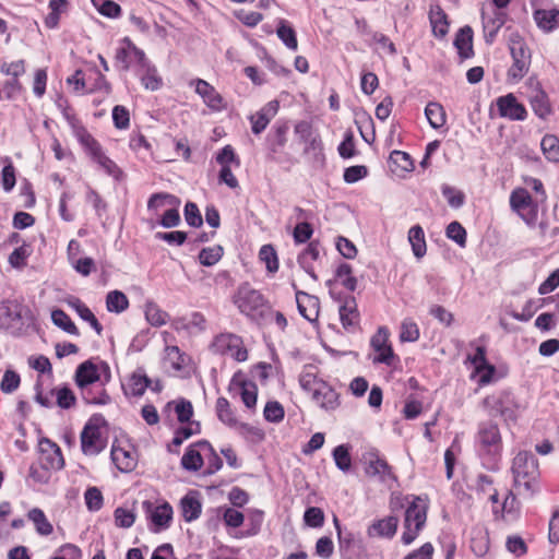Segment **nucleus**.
Returning <instances> with one entry per match:
<instances>
[{"instance_id": "1", "label": "nucleus", "mask_w": 559, "mask_h": 559, "mask_svg": "<svg viewBox=\"0 0 559 559\" xmlns=\"http://www.w3.org/2000/svg\"><path fill=\"white\" fill-rule=\"evenodd\" d=\"M106 368V365H97L92 360H86L78 366L74 380L82 399L86 403L105 405L109 402L110 399L104 385L98 383L100 381V369Z\"/></svg>"}, {"instance_id": "2", "label": "nucleus", "mask_w": 559, "mask_h": 559, "mask_svg": "<svg viewBox=\"0 0 559 559\" xmlns=\"http://www.w3.org/2000/svg\"><path fill=\"white\" fill-rule=\"evenodd\" d=\"M512 474L514 489L518 495L524 498H532L538 489L539 471L537 459L527 451L519 452L513 460Z\"/></svg>"}, {"instance_id": "3", "label": "nucleus", "mask_w": 559, "mask_h": 559, "mask_svg": "<svg viewBox=\"0 0 559 559\" xmlns=\"http://www.w3.org/2000/svg\"><path fill=\"white\" fill-rule=\"evenodd\" d=\"M508 47L512 58V64L507 71L509 84L519 83L528 72L532 61V52L522 35L518 32L510 34Z\"/></svg>"}, {"instance_id": "4", "label": "nucleus", "mask_w": 559, "mask_h": 559, "mask_svg": "<svg viewBox=\"0 0 559 559\" xmlns=\"http://www.w3.org/2000/svg\"><path fill=\"white\" fill-rule=\"evenodd\" d=\"M427 509V502L420 497H416L406 509L404 532L401 537L404 545H411L417 538L426 523Z\"/></svg>"}, {"instance_id": "5", "label": "nucleus", "mask_w": 559, "mask_h": 559, "mask_svg": "<svg viewBox=\"0 0 559 559\" xmlns=\"http://www.w3.org/2000/svg\"><path fill=\"white\" fill-rule=\"evenodd\" d=\"M80 143L90 157L110 177L119 179L122 175L117 164L103 151L100 144L84 129L76 131Z\"/></svg>"}, {"instance_id": "6", "label": "nucleus", "mask_w": 559, "mask_h": 559, "mask_svg": "<svg viewBox=\"0 0 559 559\" xmlns=\"http://www.w3.org/2000/svg\"><path fill=\"white\" fill-rule=\"evenodd\" d=\"M475 440L478 450L484 454L497 455L502 450L500 429L498 425L492 421L479 424Z\"/></svg>"}, {"instance_id": "7", "label": "nucleus", "mask_w": 559, "mask_h": 559, "mask_svg": "<svg viewBox=\"0 0 559 559\" xmlns=\"http://www.w3.org/2000/svg\"><path fill=\"white\" fill-rule=\"evenodd\" d=\"M211 347L213 352L229 356L239 362L248 358V352L243 347L241 337L233 333H222L217 335L213 340Z\"/></svg>"}, {"instance_id": "8", "label": "nucleus", "mask_w": 559, "mask_h": 559, "mask_svg": "<svg viewBox=\"0 0 559 559\" xmlns=\"http://www.w3.org/2000/svg\"><path fill=\"white\" fill-rule=\"evenodd\" d=\"M233 300L239 311L247 316H251L265 305L263 295L248 283L238 287Z\"/></svg>"}, {"instance_id": "9", "label": "nucleus", "mask_w": 559, "mask_h": 559, "mask_svg": "<svg viewBox=\"0 0 559 559\" xmlns=\"http://www.w3.org/2000/svg\"><path fill=\"white\" fill-rule=\"evenodd\" d=\"M510 206L526 224L535 223L538 209L526 189L518 188L512 191Z\"/></svg>"}, {"instance_id": "10", "label": "nucleus", "mask_w": 559, "mask_h": 559, "mask_svg": "<svg viewBox=\"0 0 559 559\" xmlns=\"http://www.w3.org/2000/svg\"><path fill=\"white\" fill-rule=\"evenodd\" d=\"M81 447L86 455H96L105 448L100 428L90 420L81 432Z\"/></svg>"}, {"instance_id": "11", "label": "nucleus", "mask_w": 559, "mask_h": 559, "mask_svg": "<svg viewBox=\"0 0 559 559\" xmlns=\"http://www.w3.org/2000/svg\"><path fill=\"white\" fill-rule=\"evenodd\" d=\"M115 59L126 71L130 69L132 60L141 66H145L144 51L138 48L129 37H124L120 41Z\"/></svg>"}, {"instance_id": "12", "label": "nucleus", "mask_w": 559, "mask_h": 559, "mask_svg": "<svg viewBox=\"0 0 559 559\" xmlns=\"http://www.w3.org/2000/svg\"><path fill=\"white\" fill-rule=\"evenodd\" d=\"M389 335V330L385 326H381L372 336L371 346L378 353L373 358L374 362L391 365L394 355L392 347L388 344Z\"/></svg>"}, {"instance_id": "13", "label": "nucleus", "mask_w": 559, "mask_h": 559, "mask_svg": "<svg viewBox=\"0 0 559 559\" xmlns=\"http://www.w3.org/2000/svg\"><path fill=\"white\" fill-rule=\"evenodd\" d=\"M191 84H194L195 93L200 95L209 108L219 111L225 107L223 97L209 82L198 79Z\"/></svg>"}, {"instance_id": "14", "label": "nucleus", "mask_w": 559, "mask_h": 559, "mask_svg": "<svg viewBox=\"0 0 559 559\" xmlns=\"http://www.w3.org/2000/svg\"><path fill=\"white\" fill-rule=\"evenodd\" d=\"M143 507L145 508L151 522L156 527V531L169 526V523L173 519V508L170 504L164 502L162 504L154 506L150 501H144Z\"/></svg>"}, {"instance_id": "15", "label": "nucleus", "mask_w": 559, "mask_h": 559, "mask_svg": "<svg viewBox=\"0 0 559 559\" xmlns=\"http://www.w3.org/2000/svg\"><path fill=\"white\" fill-rule=\"evenodd\" d=\"M41 462L46 468L60 469L64 465L60 448L48 439L39 441Z\"/></svg>"}, {"instance_id": "16", "label": "nucleus", "mask_w": 559, "mask_h": 559, "mask_svg": "<svg viewBox=\"0 0 559 559\" xmlns=\"http://www.w3.org/2000/svg\"><path fill=\"white\" fill-rule=\"evenodd\" d=\"M497 107L500 116L511 120H524L526 117L525 107L518 102L513 94L501 96L497 99Z\"/></svg>"}, {"instance_id": "17", "label": "nucleus", "mask_w": 559, "mask_h": 559, "mask_svg": "<svg viewBox=\"0 0 559 559\" xmlns=\"http://www.w3.org/2000/svg\"><path fill=\"white\" fill-rule=\"evenodd\" d=\"M311 394L313 402L326 412L335 411L340 406L338 393L326 382L319 384Z\"/></svg>"}, {"instance_id": "18", "label": "nucleus", "mask_w": 559, "mask_h": 559, "mask_svg": "<svg viewBox=\"0 0 559 559\" xmlns=\"http://www.w3.org/2000/svg\"><path fill=\"white\" fill-rule=\"evenodd\" d=\"M111 460L121 472H131L136 466V454L131 447H122L114 443L111 447Z\"/></svg>"}, {"instance_id": "19", "label": "nucleus", "mask_w": 559, "mask_h": 559, "mask_svg": "<svg viewBox=\"0 0 559 559\" xmlns=\"http://www.w3.org/2000/svg\"><path fill=\"white\" fill-rule=\"evenodd\" d=\"M202 451L212 452V445L207 441H200L188 448L181 457V465L187 471L195 472L203 465Z\"/></svg>"}, {"instance_id": "20", "label": "nucleus", "mask_w": 559, "mask_h": 559, "mask_svg": "<svg viewBox=\"0 0 559 559\" xmlns=\"http://www.w3.org/2000/svg\"><path fill=\"white\" fill-rule=\"evenodd\" d=\"M483 26L490 40L497 35L506 22V15L500 9L484 7L481 11Z\"/></svg>"}, {"instance_id": "21", "label": "nucleus", "mask_w": 559, "mask_h": 559, "mask_svg": "<svg viewBox=\"0 0 559 559\" xmlns=\"http://www.w3.org/2000/svg\"><path fill=\"white\" fill-rule=\"evenodd\" d=\"M296 302L299 313L309 322L317 321L319 317V298L301 290H296Z\"/></svg>"}, {"instance_id": "22", "label": "nucleus", "mask_w": 559, "mask_h": 559, "mask_svg": "<svg viewBox=\"0 0 559 559\" xmlns=\"http://www.w3.org/2000/svg\"><path fill=\"white\" fill-rule=\"evenodd\" d=\"M399 519L394 515H389L383 519L373 521L368 530L367 534L369 537H380V538H392L397 530Z\"/></svg>"}, {"instance_id": "23", "label": "nucleus", "mask_w": 559, "mask_h": 559, "mask_svg": "<svg viewBox=\"0 0 559 559\" xmlns=\"http://www.w3.org/2000/svg\"><path fill=\"white\" fill-rule=\"evenodd\" d=\"M278 102H269L260 111L250 117L252 123V132L255 134L261 133L270 123L271 119L276 115L278 110Z\"/></svg>"}, {"instance_id": "24", "label": "nucleus", "mask_w": 559, "mask_h": 559, "mask_svg": "<svg viewBox=\"0 0 559 559\" xmlns=\"http://www.w3.org/2000/svg\"><path fill=\"white\" fill-rule=\"evenodd\" d=\"M365 464L366 474L368 476L379 477L382 481H386L392 478V473L388 463L376 453H369L365 456Z\"/></svg>"}, {"instance_id": "25", "label": "nucleus", "mask_w": 559, "mask_h": 559, "mask_svg": "<svg viewBox=\"0 0 559 559\" xmlns=\"http://www.w3.org/2000/svg\"><path fill=\"white\" fill-rule=\"evenodd\" d=\"M230 390L235 392V394L240 395L246 407L253 408L255 406L258 397V388L255 383L251 381L233 380Z\"/></svg>"}, {"instance_id": "26", "label": "nucleus", "mask_w": 559, "mask_h": 559, "mask_svg": "<svg viewBox=\"0 0 559 559\" xmlns=\"http://www.w3.org/2000/svg\"><path fill=\"white\" fill-rule=\"evenodd\" d=\"M165 365H169L175 374H183L189 362V357L180 352L178 346L165 347Z\"/></svg>"}, {"instance_id": "27", "label": "nucleus", "mask_w": 559, "mask_h": 559, "mask_svg": "<svg viewBox=\"0 0 559 559\" xmlns=\"http://www.w3.org/2000/svg\"><path fill=\"white\" fill-rule=\"evenodd\" d=\"M534 20L537 26L546 33L552 32L559 25V10L539 9L534 12Z\"/></svg>"}, {"instance_id": "28", "label": "nucleus", "mask_w": 559, "mask_h": 559, "mask_svg": "<svg viewBox=\"0 0 559 559\" xmlns=\"http://www.w3.org/2000/svg\"><path fill=\"white\" fill-rule=\"evenodd\" d=\"M151 383V380L144 373L134 372L123 385L124 393L131 396H142Z\"/></svg>"}, {"instance_id": "29", "label": "nucleus", "mask_w": 559, "mask_h": 559, "mask_svg": "<svg viewBox=\"0 0 559 559\" xmlns=\"http://www.w3.org/2000/svg\"><path fill=\"white\" fill-rule=\"evenodd\" d=\"M177 330L185 329L189 333H200L206 328V319L201 312H192L188 317L176 322Z\"/></svg>"}, {"instance_id": "30", "label": "nucleus", "mask_w": 559, "mask_h": 559, "mask_svg": "<svg viewBox=\"0 0 559 559\" xmlns=\"http://www.w3.org/2000/svg\"><path fill=\"white\" fill-rule=\"evenodd\" d=\"M68 305L76 311L80 318L90 323V325L95 330V332L100 335L103 328L99 324L98 320L94 316V313L86 307L79 298H71L68 300Z\"/></svg>"}, {"instance_id": "31", "label": "nucleus", "mask_w": 559, "mask_h": 559, "mask_svg": "<svg viewBox=\"0 0 559 559\" xmlns=\"http://www.w3.org/2000/svg\"><path fill=\"white\" fill-rule=\"evenodd\" d=\"M357 305L354 298L345 299L344 304L340 307V319L345 329L354 328L358 323Z\"/></svg>"}, {"instance_id": "32", "label": "nucleus", "mask_w": 559, "mask_h": 559, "mask_svg": "<svg viewBox=\"0 0 559 559\" xmlns=\"http://www.w3.org/2000/svg\"><path fill=\"white\" fill-rule=\"evenodd\" d=\"M454 45L462 58H469L473 55V32L466 26L459 31Z\"/></svg>"}, {"instance_id": "33", "label": "nucleus", "mask_w": 559, "mask_h": 559, "mask_svg": "<svg viewBox=\"0 0 559 559\" xmlns=\"http://www.w3.org/2000/svg\"><path fill=\"white\" fill-rule=\"evenodd\" d=\"M408 242L412 246L413 253L420 259L426 254L427 246L424 229L419 225L413 226L408 230Z\"/></svg>"}, {"instance_id": "34", "label": "nucleus", "mask_w": 559, "mask_h": 559, "mask_svg": "<svg viewBox=\"0 0 559 559\" xmlns=\"http://www.w3.org/2000/svg\"><path fill=\"white\" fill-rule=\"evenodd\" d=\"M429 19L432 27V33L437 37H443L448 33L447 15L443 10L436 5L430 9Z\"/></svg>"}, {"instance_id": "35", "label": "nucleus", "mask_w": 559, "mask_h": 559, "mask_svg": "<svg viewBox=\"0 0 559 559\" xmlns=\"http://www.w3.org/2000/svg\"><path fill=\"white\" fill-rule=\"evenodd\" d=\"M425 115L433 129L443 127L447 121L445 110L439 103H429L425 108Z\"/></svg>"}, {"instance_id": "36", "label": "nucleus", "mask_w": 559, "mask_h": 559, "mask_svg": "<svg viewBox=\"0 0 559 559\" xmlns=\"http://www.w3.org/2000/svg\"><path fill=\"white\" fill-rule=\"evenodd\" d=\"M180 200L169 193H155L147 202V210L157 212L163 207L179 206Z\"/></svg>"}, {"instance_id": "37", "label": "nucleus", "mask_w": 559, "mask_h": 559, "mask_svg": "<svg viewBox=\"0 0 559 559\" xmlns=\"http://www.w3.org/2000/svg\"><path fill=\"white\" fill-rule=\"evenodd\" d=\"M106 308L109 312L121 313L129 308V299L122 292L111 290L106 296Z\"/></svg>"}, {"instance_id": "38", "label": "nucleus", "mask_w": 559, "mask_h": 559, "mask_svg": "<svg viewBox=\"0 0 559 559\" xmlns=\"http://www.w3.org/2000/svg\"><path fill=\"white\" fill-rule=\"evenodd\" d=\"M144 313L146 321L153 326L165 325L169 319L168 313L152 301L146 302Z\"/></svg>"}, {"instance_id": "39", "label": "nucleus", "mask_w": 559, "mask_h": 559, "mask_svg": "<svg viewBox=\"0 0 559 559\" xmlns=\"http://www.w3.org/2000/svg\"><path fill=\"white\" fill-rule=\"evenodd\" d=\"M530 99L532 109L539 118H546L550 114L548 96L544 91L536 90Z\"/></svg>"}, {"instance_id": "40", "label": "nucleus", "mask_w": 559, "mask_h": 559, "mask_svg": "<svg viewBox=\"0 0 559 559\" xmlns=\"http://www.w3.org/2000/svg\"><path fill=\"white\" fill-rule=\"evenodd\" d=\"M27 515L28 519L34 523L38 534L47 536L52 533V525L40 509L34 508L28 511Z\"/></svg>"}, {"instance_id": "41", "label": "nucleus", "mask_w": 559, "mask_h": 559, "mask_svg": "<svg viewBox=\"0 0 559 559\" xmlns=\"http://www.w3.org/2000/svg\"><path fill=\"white\" fill-rule=\"evenodd\" d=\"M542 151L549 162L559 163V139L554 134H546L540 142Z\"/></svg>"}, {"instance_id": "42", "label": "nucleus", "mask_w": 559, "mask_h": 559, "mask_svg": "<svg viewBox=\"0 0 559 559\" xmlns=\"http://www.w3.org/2000/svg\"><path fill=\"white\" fill-rule=\"evenodd\" d=\"M259 259L265 264L269 273L274 274L278 270V258L275 249L271 245H264L259 251Z\"/></svg>"}, {"instance_id": "43", "label": "nucleus", "mask_w": 559, "mask_h": 559, "mask_svg": "<svg viewBox=\"0 0 559 559\" xmlns=\"http://www.w3.org/2000/svg\"><path fill=\"white\" fill-rule=\"evenodd\" d=\"M181 512L186 521H193L201 513V503L194 497L186 496L181 500Z\"/></svg>"}, {"instance_id": "44", "label": "nucleus", "mask_w": 559, "mask_h": 559, "mask_svg": "<svg viewBox=\"0 0 559 559\" xmlns=\"http://www.w3.org/2000/svg\"><path fill=\"white\" fill-rule=\"evenodd\" d=\"M299 382L304 390L311 393L319 388V384L324 383L323 380L317 378L316 368L313 366H308L305 368L300 376Z\"/></svg>"}, {"instance_id": "45", "label": "nucleus", "mask_w": 559, "mask_h": 559, "mask_svg": "<svg viewBox=\"0 0 559 559\" xmlns=\"http://www.w3.org/2000/svg\"><path fill=\"white\" fill-rule=\"evenodd\" d=\"M51 320H52L53 324H56L57 326H59L67 333L73 334V335L79 334V331H78L75 324L73 323L71 318L63 310H60V309L53 310L51 312Z\"/></svg>"}, {"instance_id": "46", "label": "nucleus", "mask_w": 559, "mask_h": 559, "mask_svg": "<svg viewBox=\"0 0 559 559\" xmlns=\"http://www.w3.org/2000/svg\"><path fill=\"white\" fill-rule=\"evenodd\" d=\"M390 162L395 167L393 171H412L414 168L411 156L402 151H393L390 154Z\"/></svg>"}, {"instance_id": "47", "label": "nucleus", "mask_w": 559, "mask_h": 559, "mask_svg": "<svg viewBox=\"0 0 559 559\" xmlns=\"http://www.w3.org/2000/svg\"><path fill=\"white\" fill-rule=\"evenodd\" d=\"M419 335V328L414 320L406 318L402 321L400 332L401 342H416Z\"/></svg>"}, {"instance_id": "48", "label": "nucleus", "mask_w": 559, "mask_h": 559, "mask_svg": "<svg viewBox=\"0 0 559 559\" xmlns=\"http://www.w3.org/2000/svg\"><path fill=\"white\" fill-rule=\"evenodd\" d=\"M352 273L353 270L349 264L341 263L336 269L335 275L345 288L354 292L357 287V280L352 275Z\"/></svg>"}, {"instance_id": "49", "label": "nucleus", "mask_w": 559, "mask_h": 559, "mask_svg": "<svg viewBox=\"0 0 559 559\" xmlns=\"http://www.w3.org/2000/svg\"><path fill=\"white\" fill-rule=\"evenodd\" d=\"M333 459L337 468H340L343 472L349 471L352 466V457L349 454V450L346 445H337L333 450Z\"/></svg>"}, {"instance_id": "50", "label": "nucleus", "mask_w": 559, "mask_h": 559, "mask_svg": "<svg viewBox=\"0 0 559 559\" xmlns=\"http://www.w3.org/2000/svg\"><path fill=\"white\" fill-rule=\"evenodd\" d=\"M277 36L278 38L286 45L287 48L292 50H296L298 47L296 33L295 31L288 26L284 21L280 23L277 27Z\"/></svg>"}, {"instance_id": "51", "label": "nucleus", "mask_w": 559, "mask_h": 559, "mask_svg": "<svg viewBox=\"0 0 559 559\" xmlns=\"http://www.w3.org/2000/svg\"><path fill=\"white\" fill-rule=\"evenodd\" d=\"M216 412L219 420L228 426L236 425V418L230 408L229 402L225 397H219L216 401Z\"/></svg>"}, {"instance_id": "52", "label": "nucleus", "mask_w": 559, "mask_h": 559, "mask_svg": "<svg viewBox=\"0 0 559 559\" xmlns=\"http://www.w3.org/2000/svg\"><path fill=\"white\" fill-rule=\"evenodd\" d=\"M223 255V249L219 246L204 248L199 254L200 263L205 266L216 264Z\"/></svg>"}, {"instance_id": "53", "label": "nucleus", "mask_w": 559, "mask_h": 559, "mask_svg": "<svg viewBox=\"0 0 559 559\" xmlns=\"http://www.w3.org/2000/svg\"><path fill=\"white\" fill-rule=\"evenodd\" d=\"M84 499L90 511H98L103 507L104 498L97 487H90L84 493Z\"/></svg>"}, {"instance_id": "54", "label": "nucleus", "mask_w": 559, "mask_h": 559, "mask_svg": "<svg viewBox=\"0 0 559 559\" xmlns=\"http://www.w3.org/2000/svg\"><path fill=\"white\" fill-rule=\"evenodd\" d=\"M66 5V0H50V13L45 19V24L49 28H55L59 23V17L62 9Z\"/></svg>"}, {"instance_id": "55", "label": "nucleus", "mask_w": 559, "mask_h": 559, "mask_svg": "<svg viewBox=\"0 0 559 559\" xmlns=\"http://www.w3.org/2000/svg\"><path fill=\"white\" fill-rule=\"evenodd\" d=\"M20 382V376L15 371L5 370L0 383V389L3 393L10 394L19 388Z\"/></svg>"}, {"instance_id": "56", "label": "nucleus", "mask_w": 559, "mask_h": 559, "mask_svg": "<svg viewBox=\"0 0 559 559\" xmlns=\"http://www.w3.org/2000/svg\"><path fill=\"white\" fill-rule=\"evenodd\" d=\"M447 237L455 241L461 247H464L466 243V231L457 222H452L448 225Z\"/></svg>"}, {"instance_id": "57", "label": "nucleus", "mask_w": 559, "mask_h": 559, "mask_svg": "<svg viewBox=\"0 0 559 559\" xmlns=\"http://www.w3.org/2000/svg\"><path fill=\"white\" fill-rule=\"evenodd\" d=\"M52 393H55L57 404L61 408H70L75 403L74 393L67 386L56 389Z\"/></svg>"}, {"instance_id": "58", "label": "nucleus", "mask_w": 559, "mask_h": 559, "mask_svg": "<svg viewBox=\"0 0 559 559\" xmlns=\"http://www.w3.org/2000/svg\"><path fill=\"white\" fill-rule=\"evenodd\" d=\"M305 523L311 527H321L324 523V513L320 508H308L304 514Z\"/></svg>"}, {"instance_id": "59", "label": "nucleus", "mask_w": 559, "mask_h": 559, "mask_svg": "<svg viewBox=\"0 0 559 559\" xmlns=\"http://www.w3.org/2000/svg\"><path fill=\"white\" fill-rule=\"evenodd\" d=\"M114 124L118 129H127L130 124L129 110L121 105H117L112 109Z\"/></svg>"}, {"instance_id": "60", "label": "nucleus", "mask_w": 559, "mask_h": 559, "mask_svg": "<svg viewBox=\"0 0 559 559\" xmlns=\"http://www.w3.org/2000/svg\"><path fill=\"white\" fill-rule=\"evenodd\" d=\"M263 413L265 419L271 423H278L284 418V408L278 402L266 403Z\"/></svg>"}, {"instance_id": "61", "label": "nucleus", "mask_w": 559, "mask_h": 559, "mask_svg": "<svg viewBox=\"0 0 559 559\" xmlns=\"http://www.w3.org/2000/svg\"><path fill=\"white\" fill-rule=\"evenodd\" d=\"M135 521V514L124 508H117L115 510V522L119 527L128 528L133 525Z\"/></svg>"}, {"instance_id": "62", "label": "nucleus", "mask_w": 559, "mask_h": 559, "mask_svg": "<svg viewBox=\"0 0 559 559\" xmlns=\"http://www.w3.org/2000/svg\"><path fill=\"white\" fill-rule=\"evenodd\" d=\"M31 253L28 246H21L16 248L10 255L9 262L13 267H23L26 264V259Z\"/></svg>"}, {"instance_id": "63", "label": "nucleus", "mask_w": 559, "mask_h": 559, "mask_svg": "<svg viewBox=\"0 0 559 559\" xmlns=\"http://www.w3.org/2000/svg\"><path fill=\"white\" fill-rule=\"evenodd\" d=\"M442 194L447 199L448 203L452 207H460L464 203V195L462 192L457 191L456 189L444 186L442 187Z\"/></svg>"}, {"instance_id": "64", "label": "nucleus", "mask_w": 559, "mask_h": 559, "mask_svg": "<svg viewBox=\"0 0 559 559\" xmlns=\"http://www.w3.org/2000/svg\"><path fill=\"white\" fill-rule=\"evenodd\" d=\"M559 286V269L555 270L538 287L540 295H546Z\"/></svg>"}]
</instances>
